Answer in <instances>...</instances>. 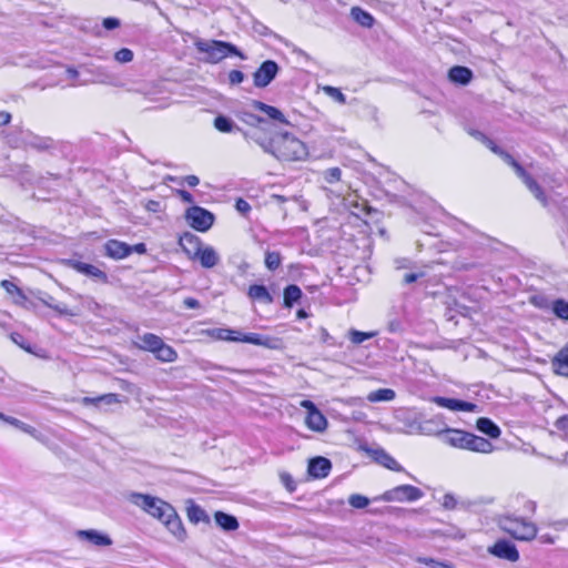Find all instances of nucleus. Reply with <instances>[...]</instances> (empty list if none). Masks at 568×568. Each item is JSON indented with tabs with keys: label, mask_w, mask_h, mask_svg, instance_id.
Segmentation results:
<instances>
[{
	"label": "nucleus",
	"mask_w": 568,
	"mask_h": 568,
	"mask_svg": "<svg viewBox=\"0 0 568 568\" xmlns=\"http://www.w3.org/2000/svg\"><path fill=\"white\" fill-rule=\"evenodd\" d=\"M307 148L300 139L288 132L273 134L271 155L278 161H301L307 156Z\"/></svg>",
	"instance_id": "obj_1"
},
{
	"label": "nucleus",
	"mask_w": 568,
	"mask_h": 568,
	"mask_svg": "<svg viewBox=\"0 0 568 568\" xmlns=\"http://www.w3.org/2000/svg\"><path fill=\"white\" fill-rule=\"evenodd\" d=\"M211 335L214 338L221 341L254 344L274 351H280L283 346V341L278 337H272L257 333H243L241 331L231 328H214L211 331Z\"/></svg>",
	"instance_id": "obj_2"
},
{
	"label": "nucleus",
	"mask_w": 568,
	"mask_h": 568,
	"mask_svg": "<svg viewBox=\"0 0 568 568\" xmlns=\"http://www.w3.org/2000/svg\"><path fill=\"white\" fill-rule=\"evenodd\" d=\"M196 50L205 53V62L216 64L230 55L239 57L246 60L247 57L233 43L222 40H203L197 39L194 42Z\"/></svg>",
	"instance_id": "obj_3"
},
{
	"label": "nucleus",
	"mask_w": 568,
	"mask_h": 568,
	"mask_svg": "<svg viewBox=\"0 0 568 568\" xmlns=\"http://www.w3.org/2000/svg\"><path fill=\"white\" fill-rule=\"evenodd\" d=\"M130 501L160 521L170 517V514H172L174 509L171 504L161 498L141 493H132L130 495Z\"/></svg>",
	"instance_id": "obj_4"
},
{
	"label": "nucleus",
	"mask_w": 568,
	"mask_h": 568,
	"mask_svg": "<svg viewBox=\"0 0 568 568\" xmlns=\"http://www.w3.org/2000/svg\"><path fill=\"white\" fill-rule=\"evenodd\" d=\"M498 527L518 540H531L537 535V527L524 518L501 516L498 518Z\"/></svg>",
	"instance_id": "obj_5"
},
{
	"label": "nucleus",
	"mask_w": 568,
	"mask_h": 568,
	"mask_svg": "<svg viewBox=\"0 0 568 568\" xmlns=\"http://www.w3.org/2000/svg\"><path fill=\"white\" fill-rule=\"evenodd\" d=\"M499 155L507 164L511 165L518 175V178L521 179L524 184L527 186V189L532 193V195L544 205L547 206V196L545 195L544 190L541 186L537 183V181L530 176L526 172V170L506 151L503 150V153H498Z\"/></svg>",
	"instance_id": "obj_6"
},
{
	"label": "nucleus",
	"mask_w": 568,
	"mask_h": 568,
	"mask_svg": "<svg viewBox=\"0 0 568 568\" xmlns=\"http://www.w3.org/2000/svg\"><path fill=\"white\" fill-rule=\"evenodd\" d=\"M184 217L189 225L197 232L209 231L215 220L212 212L199 205L186 209Z\"/></svg>",
	"instance_id": "obj_7"
},
{
	"label": "nucleus",
	"mask_w": 568,
	"mask_h": 568,
	"mask_svg": "<svg viewBox=\"0 0 568 568\" xmlns=\"http://www.w3.org/2000/svg\"><path fill=\"white\" fill-rule=\"evenodd\" d=\"M424 496V493L412 485H399L386 490L381 499L384 501H416Z\"/></svg>",
	"instance_id": "obj_8"
},
{
	"label": "nucleus",
	"mask_w": 568,
	"mask_h": 568,
	"mask_svg": "<svg viewBox=\"0 0 568 568\" xmlns=\"http://www.w3.org/2000/svg\"><path fill=\"white\" fill-rule=\"evenodd\" d=\"M280 65L274 60H265L253 73L254 87L258 89L266 88L272 83L280 72Z\"/></svg>",
	"instance_id": "obj_9"
},
{
	"label": "nucleus",
	"mask_w": 568,
	"mask_h": 568,
	"mask_svg": "<svg viewBox=\"0 0 568 568\" xmlns=\"http://www.w3.org/2000/svg\"><path fill=\"white\" fill-rule=\"evenodd\" d=\"M139 339L138 347L142 351L151 353L165 352L166 355H176L171 346L166 345L160 336L153 333H145Z\"/></svg>",
	"instance_id": "obj_10"
},
{
	"label": "nucleus",
	"mask_w": 568,
	"mask_h": 568,
	"mask_svg": "<svg viewBox=\"0 0 568 568\" xmlns=\"http://www.w3.org/2000/svg\"><path fill=\"white\" fill-rule=\"evenodd\" d=\"M488 551L497 558L506 559L511 562H515L519 559V552L516 546L507 539L497 540L493 546L488 548Z\"/></svg>",
	"instance_id": "obj_11"
},
{
	"label": "nucleus",
	"mask_w": 568,
	"mask_h": 568,
	"mask_svg": "<svg viewBox=\"0 0 568 568\" xmlns=\"http://www.w3.org/2000/svg\"><path fill=\"white\" fill-rule=\"evenodd\" d=\"M23 144L39 152L50 151L55 146V142L50 136L34 134L30 130L22 131Z\"/></svg>",
	"instance_id": "obj_12"
},
{
	"label": "nucleus",
	"mask_w": 568,
	"mask_h": 568,
	"mask_svg": "<svg viewBox=\"0 0 568 568\" xmlns=\"http://www.w3.org/2000/svg\"><path fill=\"white\" fill-rule=\"evenodd\" d=\"M468 434V432L462 429L446 428L439 432L438 436L443 440V443L452 447L466 449Z\"/></svg>",
	"instance_id": "obj_13"
},
{
	"label": "nucleus",
	"mask_w": 568,
	"mask_h": 568,
	"mask_svg": "<svg viewBox=\"0 0 568 568\" xmlns=\"http://www.w3.org/2000/svg\"><path fill=\"white\" fill-rule=\"evenodd\" d=\"M65 264L68 266H70L71 268L75 270L77 272L81 273V274H84L89 277H92L97 281H100L102 283H106L108 282V275L105 272L101 271L100 268H98L97 266L92 265V264H88V263H84V262H81V261H77V260H67L65 261Z\"/></svg>",
	"instance_id": "obj_14"
},
{
	"label": "nucleus",
	"mask_w": 568,
	"mask_h": 568,
	"mask_svg": "<svg viewBox=\"0 0 568 568\" xmlns=\"http://www.w3.org/2000/svg\"><path fill=\"white\" fill-rule=\"evenodd\" d=\"M179 244L191 260L196 258V255L203 246L201 239L191 232L183 233L179 239Z\"/></svg>",
	"instance_id": "obj_15"
},
{
	"label": "nucleus",
	"mask_w": 568,
	"mask_h": 568,
	"mask_svg": "<svg viewBox=\"0 0 568 568\" xmlns=\"http://www.w3.org/2000/svg\"><path fill=\"white\" fill-rule=\"evenodd\" d=\"M332 469V463L328 458L317 456L308 460L307 471L313 478L320 479L328 476Z\"/></svg>",
	"instance_id": "obj_16"
},
{
	"label": "nucleus",
	"mask_w": 568,
	"mask_h": 568,
	"mask_svg": "<svg viewBox=\"0 0 568 568\" xmlns=\"http://www.w3.org/2000/svg\"><path fill=\"white\" fill-rule=\"evenodd\" d=\"M434 402L440 406L445 407L453 412H475L477 410V405L470 402H465L456 398H447V397H435Z\"/></svg>",
	"instance_id": "obj_17"
},
{
	"label": "nucleus",
	"mask_w": 568,
	"mask_h": 568,
	"mask_svg": "<svg viewBox=\"0 0 568 568\" xmlns=\"http://www.w3.org/2000/svg\"><path fill=\"white\" fill-rule=\"evenodd\" d=\"M367 453L371 454V456L374 458V460L382 465L383 467L393 470V471H403L404 468L402 465L397 463V460L390 456L385 449L377 448V449H365Z\"/></svg>",
	"instance_id": "obj_18"
},
{
	"label": "nucleus",
	"mask_w": 568,
	"mask_h": 568,
	"mask_svg": "<svg viewBox=\"0 0 568 568\" xmlns=\"http://www.w3.org/2000/svg\"><path fill=\"white\" fill-rule=\"evenodd\" d=\"M77 536L79 539L99 547L110 546L112 544V539L108 535L94 529L78 530Z\"/></svg>",
	"instance_id": "obj_19"
},
{
	"label": "nucleus",
	"mask_w": 568,
	"mask_h": 568,
	"mask_svg": "<svg viewBox=\"0 0 568 568\" xmlns=\"http://www.w3.org/2000/svg\"><path fill=\"white\" fill-rule=\"evenodd\" d=\"M105 252L108 256L120 260L132 253V246L118 240H110L105 243Z\"/></svg>",
	"instance_id": "obj_20"
},
{
	"label": "nucleus",
	"mask_w": 568,
	"mask_h": 568,
	"mask_svg": "<svg viewBox=\"0 0 568 568\" xmlns=\"http://www.w3.org/2000/svg\"><path fill=\"white\" fill-rule=\"evenodd\" d=\"M473 77V71L464 65H454L448 71L449 81L459 85H467Z\"/></svg>",
	"instance_id": "obj_21"
},
{
	"label": "nucleus",
	"mask_w": 568,
	"mask_h": 568,
	"mask_svg": "<svg viewBox=\"0 0 568 568\" xmlns=\"http://www.w3.org/2000/svg\"><path fill=\"white\" fill-rule=\"evenodd\" d=\"M466 444L467 450L476 453L489 454L494 450V445L488 439L477 436L473 433L468 434V439Z\"/></svg>",
	"instance_id": "obj_22"
},
{
	"label": "nucleus",
	"mask_w": 568,
	"mask_h": 568,
	"mask_svg": "<svg viewBox=\"0 0 568 568\" xmlns=\"http://www.w3.org/2000/svg\"><path fill=\"white\" fill-rule=\"evenodd\" d=\"M244 139L250 142L256 143L265 153H271L273 146V135L266 138L265 134L260 130L243 131Z\"/></svg>",
	"instance_id": "obj_23"
},
{
	"label": "nucleus",
	"mask_w": 568,
	"mask_h": 568,
	"mask_svg": "<svg viewBox=\"0 0 568 568\" xmlns=\"http://www.w3.org/2000/svg\"><path fill=\"white\" fill-rule=\"evenodd\" d=\"M162 523L168 528V530L179 540L185 539L186 531L175 509H173V513L170 514V517H166Z\"/></svg>",
	"instance_id": "obj_24"
},
{
	"label": "nucleus",
	"mask_w": 568,
	"mask_h": 568,
	"mask_svg": "<svg viewBox=\"0 0 568 568\" xmlns=\"http://www.w3.org/2000/svg\"><path fill=\"white\" fill-rule=\"evenodd\" d=\"M204 268H212L220 262V256L212 246H202L196 258Z\"/></svg>",
	"instance_id": "obj_25"
},
{
	"label": "nucleus",
	"mask_w": 568,
	"mask_h": 568,
	"mask_svg": "<svg viewBox=\"0 0 568 568\" xmlns=\"http://www.w3.org/2000/svg\"><path fill=\"white\" fill-rule=\"evenodd\" d=\"M247 295L251 300L262 302L264 304H272L274 301L267 287L263 284L251 285L248 287Z\"/></svg>",
	"instance_id": "obj_26"
},
{
	"label": "nucleus",
	"mask_w": 568,
	"mask_h": 568,
	"mask_svg": "<svg viewBox=\"0 0 568 568\" xmlns=\"http://www.w3.org/2000/svg\"><path fill=\"white\" fill-rule=\"evenodd\" d=\"M213 125L221 133L243 132L230 116L224 114L215 116Z\"/></svg>",
	"instance_id": "obj_27"
},
{
	"label": "nucleus",
	"mask_w": 568,
	"mask_h": 568,
	"mask_svg": "<svg viewBox=\"0 0 568 568\" xmlns=\"http://www.w3.org/2000/svg\"><path fill=\"white\" fill-rule=\"evenodd\" d=\"M305 423L310 429L315 432H323L327 427V419L318 408L316 410L308 412Z\"/></svg>",
	"instance_id": "obj_28"
},
{
	"label": "nucleus",
	"mask_w": 568,
	"mask_h": 568,
	"mask_svg": "<svg viewBox=\"0 0 568 568\" xmlns=\"http://www.w3.org/2000/svg\"><path fill=\"white\" fill-rule=\"evenodd\" d=\"M186 507L187 519L193 524L210 523V517L206 511L193 500H189Z\"/></svg>",
	"instance_id": "obj_29"
},
{
	"label": "nucleus",
	"mask_w": 568,
	"mask_h": 568,
	"mask_svg": "<svg viewBox=\"0 0 568 568\" xmlns=\"http://www.w3.org/2000/svg\"><path fill=\"white\" fill-rule=\"evenodd\" d=\"M303 296V292L296 284H290L284 288L283 292V306L285 308H292Z\"/></svg>",
	"instance_id": "obj_30"
},
{
	"label": "nucleus",
	"mask_w": 568,
	"mask_h": 568,
	"mask_svg": "<svg viewBox=\"0 0 568 568\" xmlns=\"http://www.w3.org/2000/svg\"><path fill=\"white\" fill-rule=\"evenodd\" d=\"M215 523L225 531H234L239 528V520L235 516L224 511H216L214 514Z\"/></svg>",
	"instance_id": "obj_31"
},
{
	"label": "nucleus",
	"mask_w": 568,
	"mask_h": 568,
	"mask_svg": "<svg viewBox=\"0 0 568 568\" xmlns=\"http://www.w3.org/2000/svg\"><path fill=\"white\" fill-rule=\"evenodd\" d=\"M476 427L480 433L489 436L490 438H498L501 434L500 428L487 417L478 418Z\"/></svg>",
	"instance_id": "obj_32"
},
{
	"label": "nucleus",
	"mask_w": 568,
	"mask_h": 568,
	"mask_svg": "<svg viewBox=\"0 0 568 568\" xmlns=\"http://www.w3.org/2000/svg\"><path fill=\"white\" fill-rule=\"evenodd\" d=\"M2 420L9 425L16 427L17 429L32 436L33 438L40 439L41 434L33 426L26 424L24 422L16 418V417L6 415V414H4V418H2Z\"/></svg>",
	"instance_id": "obj_33"
},
{
	"label": "nucleus",
	"mask_w": 568,
	"mask_h": 568,
	"mask_svg": "<svg viewBox=\"0 0 568 568\" xmlns=\"http://www.w3.org/2000/svg\"><path fill=\"white\" fill-rule=\"evenodd\" d=\"M351 16L362 27L371 28L374 24V17L366 10L359 7H353Z\"/></svg>",
	"instance_id": "obj_34"
},
{
	"label": "nucleus",
	"mask_w": 568,
	"mask_h": 568,
	"mask_svg": "<svg viewBox=\"0 0 568 568\" xmlns=\"http://www.w3.org/2000/svg\"><path fill=\"white\" fill-rule=\"evenodd\" d=\"M0 286L14 298L17 304H22L27 300V296L22 290L13 282L9 280H2L0 282Z\"/></svg>",
	"instance_id": "obj_35"
},
{
	"label": "nucleus",
	"mask_w": 568,
	"mask_h": 568,
	"mask_svg": "<svg viewBox=\"0 0 568 568\" xmlns=\"http://www.w3.org/2000/svg\"><path fill=\"white\" fill-rule=\"evenodd\" d=\"M396 394L390 388H379L377 390L371 392L367 395V399L371 403H377V402H389L395 398Z\"/></svg>",
	"instance_id": "obj_36"
},
{
	"label": "nucleus",
	"mask_w": 568,
	"mask_h": 568,
	"mask_svg": "<svg viewBox=\"0 0 568 568\" xmlns=\"http://www.w3.org/2000/svg\"><path fill=\"white\" fill-rule=\"evenodd\" d=\"M100 403H103L105 405H113V404L120 403L119 395L110 393V394H104L102 396L94 397V398H92V397L83 398V404L98 405Z\"/></svg>",
	"instance_id": "obj_37"
},
{
	"label": "nucleus",
	"mask_w": 568,
	"mask_h": 568,
	"mask_svg": "<svg viewBox=\"0 0 568 568\" xmlns=\"http://www.w3.org/2000/svg\"><path fill=\"white\" fill-rule=\"evenodd\" d=\"M554 314L564 321H568V302L562 298H557L551 304Z\"/></svg>",
	"instance_id": "obj_38"
},
{
	"label": "nucleus",
	"mask_w": 568,
	"mask_h": 568,
	"mask_svg": "<svg viewBox=\"0 0 568 568\" xmlns=\"http://www.w3.org/2000/svg\"><path fill=\"white\" fill-rule=\"evenodd\" d=\"M375 336H376L375 332H361V331H357V329H351L348 332L349 341L353 344H362L365 341L374 338Z\"/></svg>",
	"instance_id": "obj_39"
},
{
	"label": "nucleus",
	"mask_w": 568,
	"mask_h": 568,
	"mask_svg": "<svg viewBox=\"0 0 568 568\" xmlns=\"http://www.w3.org/2000/svg\"><path fill=\"white\" fill-rule=\"evenodd\" d=\"M551 366L556 374L568 377V357H552Z\"/></svg>",
	"instance_id": "obj_40"
},
{
	"label": "nucleus",
	"mask_w": 568,
	"mask_h": 568,
	"mask_svg": "<svg viewBox=\"0 0 568 568\" xmlns=\"http://www.w3.org/2000/svg\"><path fill=\"white\" fill-rule=\"evenodd\" d=\"M281 262H282V256H281V253L280 252H276V251H267L265 253V266L270 270V271H275L280 267L281 265Z\"/></svg>",
	"instance_id": "obj_41"
},
{
	"label": "nucleus",
	"mask_w": 568,
	"mask_h": 568,
	"mask_svg": "<svg viewBox=\"0 0 568 568\" xmlns=\"http://www.w3.org/2000/svg\"><path fill=\"white\" fill-rule=\"evenodd\" d=\"M41 301L43 302L44 305L54 310L55 312H58L61 315H73L67 305L55 304L54 298L49 294L45 295V298H41Z\"/></svg>",
	"instance_id": "obj_42"
},
{
	"label": "nucleus",
	"mask_w": 568,
	"mask_h": 568,
	"mask_svg": "<svg viewBox=\"0 0 568 568\" xmlns=\"http://www.w3.org/2000/svg\"><path fill=\"white\" fill-rule=\"evenodd\" d=\"M530 304L536 306L540 310H548L551 308L552 302L549 301V298L544 294H535L529 297Z\"/></svg>",
	"instance_id": "obj_43"
},
{
	"label": "nucleus",
	"mask_w": 568,
	"mask_h": 568,
	"mask_svg": "<svg viewBox=\"0 0 568 568\" xmlns=\"http://www.w3.org/2000/svg\"><path fill=\"white\" fill-rule=\"evenodd\" d=\"M323 91L339 104H346V95L338 88L325 85Z\"/></svg>",
	"instance_id": "obj_44"
},
{
	"label": "nucleus",
	"mask_w": 568,
	"mask_h": 568,
	"mask_svg": "<svg viewBox=\"0 0 568 568\" xmlns=\"http://www.w3.org/2000/svg\"><path fill=\"white\" fill-rule=\"evenodd\" d=\"M348 504L356 509L365 508L369 504V499L359 494H353L348 498Z\"/></svg>",
	"instance_id": "obj_45"
},
{
	"label": "nucleus",
	"mask_w": 568,
	"mask_h": 568,
	"mask_svg": "<svg viewBox=\"0 0 568 568\" xmlns=\"http://www.w3.org/2000/svg\"><path fill=\"white\" fill-rule=\"evenodd\" d=\"M265 114L280 123L288 124L290 122L286 120L285 115L282 113V111L275 106L270 105Z\"/></svg>",
	"instance_id": "obj_46"
},
{
	"label": "nucleus",
	"mask_w": 568,
	"mask_h": 568,
	"mask_svg": "<svg viewBox=\"0 0 568 568\" xmlns=\"http://www.w3.org/2000/svg\"><path fill=\"white\" fill-rule=\"evenodd\" d=\"M133 51L128 48H122L115 52L114 59L120 63H128L133 60Z\"/></svg>",
	"instance_id": "obj_47"
},
{
	"label": "nucleus",
	"mask_w": 568,
	"mask_h": 568,
	"mask_svg": "<svg viewBox=\"0 0 568 568\" xmlns=\"http://www.w3.org/2000/svg\"><path fill=\"white\" fill-rule=\"evenodd\" d=\"M342 171L339 168H331L325 171L324 179L327 183L333 184L341 180Z\"/></svg>",
	"instance_id": "obj_48"
},
{
	"label": "nucleus",
	"mask_w": 568,
	"mask_h": 568,
	"mask_svg": "<svg viewBox=\"0 0 568 568\" xmlns=\"http://www.w3.org/2000/svg\"><path fill=\"white\" fill-rule=\"evenodd\" d=\"M11 339L14 344H17L18 346H20L21 349L28 352V353H33L32 352V348H31V345L30 343H28L26 341V338L19 334V333H12L11 334Z\"/></svg>",
	"instance_id": "obj_49"
},
{
	"label": "nucleus",
	"mask_w": 568,
	"mask_h": 568,
	"mask_svg": "<svg viewBox=\"0 0 568 568\" xmlns=\"http://www.w3.org/2000/svg\"><path fill=\"white\" fill-rule=\"evenodd\" d=\"M457 505H458V501L453 494L447 493L443 496L442 506L445 509L453 510L457 507Z\"/></svg>",
	"instance_id": "obj_50"
},
{
	"label": "nucleus",
	"mask_w": 568,
	"mask_h": 568,
	"mask_svg": "<svg viewBox=\"0 0 568 568\" xmlns=\"http://www.w3.org/2000/svg\"><path fill=\"white\" fill-rule=\"evenodd\" d=\"M141 204L148 212L151 213H159L163 210L162 203L160 201L148 200L145 202H141Z\"/></svg>",
	"instance_id": "obj_51"
},
{
	"label": "nucleus",
	"mask_w": 568,
	"mask_h": 568,
	"mask_svg": "<svg viewBox=\"0 0 568 568\" xmlns=\"http://www.w3.org/2000/svg\"><path fill=\"white\" fill-rule=\"evenodd\" d=\"M245 79V74L240 70H232L229 73V83L231 85H237L242 83Z\"/></svg>",
	"instance_id": "obj_52"
},
{
	"label": "nucleus",
	"mask_w": 568,
	"mask_h": 568,
	"mask_svg": "<svg viewBox=\"0 0 568 568\" xmlns=\"http://www.w3.org/2000/svg\"><path fill=\"white\" fill-rule=\"evenodd\" d=\"M281 480L290 493H293L296 489V484L290 474L283 473L281 475Z\"/></svg>",
	"instance_id": "obj_53"
},
{
	"label": "nucleus",
	"mask_w": 568,
	"mask_h": 568,
	"mask_svg": "<svg viewBox=\"0 0 568 568\" xmlns=\"http://www.w3.org/2000/svg\"><path fill=\"white\" fill-rule=\"evenodd\" d=\"M235 209L242 215H246L251 211V205L247 201L242 197H239L235 202Z\"/></svg>",
	"instance_id": "obj_54"
},
{
	"label": "nucleus",
	"mask_w": 568,
	"mask_h": 568,
	"mask_svg": "<svg viewBox=\"0 0 568 568\" xmlns=\"http://www.w3.org/2000/svg\"><path fill=\"white\" fill-rule=\"evenodd\" d=\"M120 24H121L120 20L114 17L104 18L102 21V26L105 30H114V29L119 28Z\"/></svg>",
	"instance_id": "obj_55"
},
{
	"label": "nucleus",
	"mask_w": 568,
	"mask_h": 568,
	"mask_svg": "<svg viewBox=\"0 0 568 568\" xmlns=\"http://www.w3.org/2000/svg\"><path fill=\"white\" fill-rule=\"evenodd\" d=\"M175 193L184 203H190V204L194 203V197L189 191L175 190Z\"/></svg>",
	"instance_id": "obj_56"
},
{
	"label": "nucleus",
	"mask_w": 568,
	"mask_h": 568,
	"mask_svg": "<svg viewBox=\"0 0 568 568\" xmlns=\"http://www.w3.org/2000/svg\"><path fill=\"white\" fill-rule=\"evenodd\" d=\"M424 276V273H408L404 275L403 283L404 284H412L416 282L419 277Z\"/></svg>",
	"instance_id": "obj_57"
},
{
	"label": "nucleus",
	"mask_w": 568,
	"mask_h": 568,
	"mask_svg": "<svg viewBox=\"0 0 568 568\" xmlns=\"http://www.w3.org/2000/svg\"><path fill=\"white\" fill-rule=\"evenodd\" d=\"M417 560H418V562H422V564H424L426 566H429L432 568L440 567V564H442V561H438V560H436L434 558H427V557H420Z\"/></svg>",
	"instance_id": "obj_58"
},
{
	"label": "nucleus",
	"mask_w": 568,
	"mask_h": 568,
	"mask_svg": "<svg viewBox=\"0 0 568 568\" xmlns=\"http://www.w3.org/2000/svg\"><path fill=\"white\" fill-rule=\"evenodd\" d=\"M183 304L186 308H191V310H195V308H199L201 306L200 302L194 298V297H186L184 301H183Z\"/></svg>",
	"instance_id": "obj_59"
},
{
	"label": "nucleus",
	"mask_w": 568,
	"mask_h": 568,
	"mask_svg": "<svg viewBox=\"0 0 568 568\" xmlns=\"http://www.w3.org/2000/svg\"><path fill=\"white\" fill-rule=\"evenodd\" d=\"M483 144L490 149L495 154L503 153V149L495 144V142L488 136L486 138V142H483Z\"/></svg>",
	"instance_id": "obj_60"
},
{
	"label": "nucleus",
	"mask_w": 568,
	"mask_h": 568,
	"mask_svg": "<svg viewBox=\"0 0 568 568\" xmlns=\"http://www.w3.org/2000/svg\"><path fill=\"white\" fill-rule=\"evenodd\" d=\"M251 105L254 110L261 111L263 113H265L270 106L268 104L257 100H253Z\"/></svg>",
	"instance_id": "obj_61"
},
{
	"label": "nucleus",
	"mask_w": 568,
	"mask_h": 568,
	"mask_svg": "<svg viewBox=\"0 0 568 568\" xmlns=\"http://www.w3.org/2000/svg\"><path fill=\"white\" fill-rule=\"evenodd\" d=\"M183 182H186L189 186L194 187L200 183V179L196 175H186L183 178Z\"/></svg>",
	"instance_id": "obj_62"
},
{
	"label": "nucleus",
	"mask_w": 568,
	"mask_h": 568,
	"mask_svg": "<svg viewBox=\"0 0 568 568\" xmlns=\"http://www.w3.org/2000/svg\"><path fill=\"white\" fill-rule=\"evenodd\" d=\"M11 114L7 111H0V125H7L11 121Z\"/></svg>",
	"instance_id": "obj_63"
},
{
	"label": "nucleus",
	"mask_w": 568,
	"mask_h": 568,
	"mask_svg": "<svg viewBox=\"0 0 568 568\" xmlns=\"http://www.w3.org/2000/svg\"><path fill=\"white\" fill-rule=\"evenodd\" d=\"M301 406L303 408H305L307 410V413L311 412V410H316L317 409L316 405L312 400H308V399L302 400L301 402Z\"/></svg>",
	"instance_id": "obj_64"
}]
</instances>
